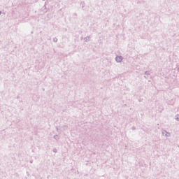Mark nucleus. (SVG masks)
I'll use <instances>...</instances> for the list:
<instances>
[{"mask_svg": "<svg viewBox=\"0 0 179 179\" xmlns=\"http://www.w3.org/2000/svg\"><path fill=\"white\" fill-rule=\"evenodd\" d=\"M42 1H45V0H42Z\"/></svg>", "mask_w": 179, "mask_h": 179, "instance_id": "4468645a", "label": "nucleus"}, {"mask_svg": "<svg viewBox=\"0 0 179 179\" xmlns=\"http://www.w3.org/2000/svg\"><path fill=\"white\" fill-rule=\"evenodd\" d=\"M144 78H145V79H148V77H146V76H144Z\"/></svg>", "mask_w": 179, "mask_h": 179, "instance_id": "9d476101", "label": "nucleus"}, {"mask_svg": "<svg viewBox=\"0 0 179 179\" xmlns=\"http://www.w3.org/2000/svg\"><path fill=\"white\" fill-rule=\"evenodd\" d=\"M57 131H58V128H57Z\"/></svg>", "mask_w": 179, "mask_h": 179, "instance_id": "ddd939ff", "label": "nucleus"}, {"mask_svg": "<svg viewBox=\"0 0 179 179\" xmlns=\"http://www.w3.org/2000/svg\"><path fill=\"white\" fill-rule=\"evenodd\" d=\"M62 128L63 131H66V129H68V126H63Z\"/></svg>", "mask_w": 179, "mask_h": 179, "instance_id": "423d86ee", "label": "nucleus"}, {"mask_svg": "<svg viewBox=\"0 0 179 179\" xmlns=\"http://www.w3.org/2000/svg\"><path fill=\"white\" fill-rule=\"evenodd\" d=\"M1 13H2V12H1V11H0V15H1Z\"/></svg>", "mask_w": 179, "mask_h": 179, "instance_id": "9b49d317", "label": "nucleus"}, {"mask_svg": "<svg viewBox=\"0 0 179 179\" xmlns=\"http://www.w3.org/2000/svg\"><path fill=\"white\" fill-rule=\"evenodd\" d=\"M175 120L176 121L179 122V114H177L176 115H175Z\"/></svg>", "mask_w": 179, "mask_h": 179, "instance_id": "39448f33", "label": "nucleus"}, {"mask_svg": "<svg viewBox=\"0 0 179 179\" xmlns=\"http://www.w3.org/2000/svg\"><path fill=\"white\" fill-rule=\"evenodd\" d=\"M122 59H124V57H122V56H116L115 57V61L116 62H122Z\"/></svg>", "mask_w": 179, "mask_h": 179, "instance_id": "f03ea898", "label": "nucleus"}, {"mask_svg": "<svg viewBox=\"0 0 179 179\" xmlns=\"http://www.w3.org/2000/svg\"><path fill=\"white\" fill-rule=\"evenodd\" d=\"M85 43H89V41H90V36H86L85 38H84Z\"/></svg>", "mask_w": 179, "mask_h": 179, "instance_id": "7ed1b4c3", "label": "nucleus"}, {"mask_svg": "<svg viewBox=\"0 0 179 179\" xmlns=\"http://www.w3.org/2000/svg\"><path fill=\"white\" fill-rule=\"evenodd\" d=\"M53 138L56 141H59V136H58V135H55Z\"/></svg>", "mask_w": 179, "mask_h": 179, "instance_id": "20e7f679", "label": "nucleus"}, {"mask_svg": "<svg viewBox=\"0 0 179 179\" xmlns=\"http://www.w3.org/2000/svg\"><path fill=\"white\" fill-rule=\"evenodd\" d=\"M53 41H54V43H57L58 41V38H54Z\"/></svg>", "mask_w": 179, "mask_h": 179, "instance_id": "0eeeda50", "label": "nucleus"}, {"mask_svg": "<svg viewBox=\"0 0 179 179\" xmlns=\"http://www.w3.org/2000/svg\"><path fill=\"white\" fill-rule=\"evenodd\" d=\"M30 163H33V161H31Z\"/></svg>", "mask_w": 179, "mask_h": 179, "instance_id": "f8f14e48", "label": "nucleus"}, {"mask_svg": "<svg viewBox=\"0 0 179 179\" xmlns=\"http://www.w3.org/2000/svg\"><path fill=\"white\" fill-rule=\"evenodd\" d=\"M162 134L164 136H166V138H170V136H171V134L166 130H162Z\"/></svg>", "mask_w": 179, "mask_h": 179, "instance_id": "f257e3e1", "label": "nucleus"}, {"mask_svg": "<svg viewBox=\"0 0 179 179\" xmlns=\"http://www.w3.org/2000/svg\"><path fill=\"white\" fill-rule=\"evenodd\" d=\"M53 152H54L55 153H57V149L53 150Z\"/></svg>", "mask_w": 179, "mask_h": 179, "instance_id": "1a4fd4ad", "label": "nucleus"}, {"mask_svg": "<svg viewBox=\"0 0 179 179\" xmlns=\"http://www.w3.org/2000/svg\"><path fill=\"white\" fill-rule=\"evenodd\" d=\"M145 75H150V73L148 71H145Z\"/></svg>", "mask_w": 179, "mask_h": 179, "instance_id": "6e6552de", "label": "nucleus"}]
</instances>
